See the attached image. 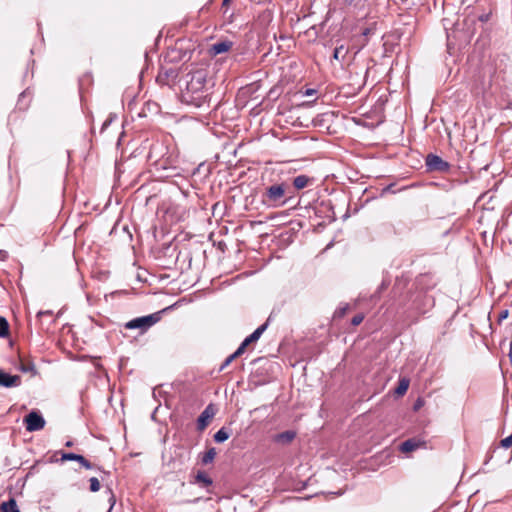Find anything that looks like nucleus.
<instances>
[{
    "label": "nucleus",
    "mask_w": 512,
    "mask_h": 512,
    "mask_svg": "<svg viewBox=\"0 0 512 512\" xmlns=\"http://www.w3.org/2000/svg\"><path fill=\"white\" fill-rule=\"evenodd\" d=\"M187 77L189 79L186 82L183 98L196 107H202L207 102L208 97L205 89L207 74L204 70H196L189 73Z\"/></svg>",
    "instance_id": "1"
},
{
    "label": "nucleus",
    "mask_w": 512,
    "mask_h": 512,
    "mask_svg": "<svg viewBox=\"0 0 512 512\" xmlns=\"http://www.w3.org/2000/svg\"><path fill=\"white\" fill-rule=\"evenodd\" d=\"M288 186L285 183H275L268 186L262 195V202L271 208L284 206L288 199L286 198Z\"/></svg>",
    "instance_id": "2"
},
{
    "label": "nucleus",
    "mask_w": 512,
    "mask_h": 512,
    "mask_svg": "<svg viewBox=\"0 0 512 512\" xmlns=\"http://www.w3.org/2000/svg\"><path fill=\"white\" fill-rule=\"evenodd\" d=\"M161 319L160 312L138 317L125 324L127 329H139L142 333L156 324Z\"/></svg>",
    "instance_id": "3"
},
{
    "label": "nucleus",
    "mask_w": 512,
    "mask_h": 512,
    "mask_svg": "<svg viewBox=\"0 0 512 512\" xmlns=\"http://www.w3.org/2000/svg\"><path fill=\"white\" fill-rule=\"evenodd\" d=\"M26 430L29 432L39 431L44 428L45 420L42 415L36 411H31L24 418Z\"/></svg>",
    "instance_id": "4"
},
{
    "label": "nucleus",
    "mask_w": 512,
    "mask_h": 512,
    "mask_svg": "<svg viewBox=\"0 0 512 512\" xmlns=\"http://www.w3.org/2000/svg\"><path fill=\"white\" fill-rule=\"evenodd\" d=\"M426 166L429 171L447 172L450 169V164L435 154L427 155Z\"/></svg>",
    "instance_id": "5"
},
{
    "label": "nucleus",
    "mask_w": 512,
    "mask_h": 512,
    "mask_svg": "<svg viewBox=\"0 0 512 512\" xmlns=\"http://www.w3.org/2000/svg\"><path fill=\"white\" fill-rule=\"evenodd\" d=\"M21 384L19 375H11L0 369V386L5 388L18 387Z\"/></svg>",
    "instance_id": "6"
},
{
    "label": "nucleus",
    "mask_w": 512,
    "mask_h": 512,
    "mask_svg": "<svg viewBox=\"0 0 512 512\" xmlns=\"http://www.w3.org/2000/svg\"><path fill=\"white\" fill-rule=\"evenodd\" d=\"M268 323H264L260 325L251 335L246 337L244 341L239 346V353H244L246 347L253 342H256L261 335L264 333V331L267 329Z\"/></svg>",
    "instance_id": "7"
},
{
    "label": "nucleus",
    "mask_w": 512,
    "mask_h": 512,
    "mask_svg": "<svg viewBox=\"0 0 512 512\" xmlns=\"http://www.w3.org/2000/svg\"><path fill=\"white\" fill-rule=\"evenodd\" d=\"M214 416V411L211 405H208L197 419L198 430H204L209 424L210 419Z\"/></svg>",
    "instance_id": "8"
},
{
    "label": "nucleus",
    "mask_w": 512,
    "mask_h": 512,
    "mask_svg": "<svg viewBox=\"0 0 512 512\" xmlns=\"http://www.w3.org/2000/svg\"><path fill=\"white\" fill-rule=\"evenodd\" d=\"M62 461H75L79 462L84 468L91 469L92 464L84 458L82 455L75 454V453H63L61 456Z\"/></svg>",
    "instance_id": "9"
},
{
    "label": "nucleus",
    "mask_w": 512,
    "mask_h": 512,
    "mask_svg": "<svg viewBox=\"0 0 512 512\" xmlns=\"http://www.w3.org/2000/svg\"><path fill=\"white\" fill-rule=\"evenodd\" d=\"M313 183V178L307 176V175H298L293 179V186L297 190H301L306 188L307 186L311 185Z\"/></svg>",
    "instance_id": "10"
},
{
    "label": "nucleus",
    "mask_w": 512,
    "mask_h": 512,
    "mask_svg": "<svg viewBox=\"0 0 512 512\" xmlns=\"http://www.w3.org/2000/svg\"><path fill=\"white\" fill-rule=\"evenodd\" d=\"M296 437V433L292 430H288L282 433H279L275 436V442L281 444H289Z\"/></svg>",
    "instance_id": "11"
},
{
    "label": "nucleus",
    "mask_w": 512,
    "mask_h": 512,
    "mask_svg": "<svg viewBox=\"0 0 512 512\" xmlns=\"http://www.w3.org/2000/svg\"><path fill=\"white\" fill-rule=\"evenodd\" d=\"M421 445L422 443L419 440L408 439L401 443L400 450L404 453H408L418 449Z\"/></svg>",
    "instance_id": "12"
},
{
    "label": "nucleus",
    "mask_w": 512,
    "mask_h": 512,
    "mask_svg": "<svg viewBox=\"0 0 512 512\" xmlns=\"http://www.w3.org/2000/svg\"><path fill=\"white\" fill-rule=\"evenodd\" d=\"M232 46V43L229 41H221L212 45L211 51L214 55L222 54L227 52Z\"/></svg>",
    "instance_id": "13"
},
{
    "label": "nucleus",
    "mask_w": 512,
    "mask_h": 512,
    "mask_svg": "<svg viewBox=\"0 0 512 512\" xmlns=\"http://www.w3.org/2000/svg\"><path fill=\"white\" fill-rule=\"evenodd\" d=\"M195 482L203 486H210L213 480L203 471H198L195 476Z\"/></svg>",
    "instance_id": "14"
},
{
    "label": "nucleus",
    "mask_w": 512,
    "mask_h": 512,
    "mask_svg": "<svg viewBox=\"0 0 512 512\" xmlns=\"http://www.w3.org/2000/svg\"><path fill=\"white\" fill-rule=\"evenodd\" d=\"M18 508L16 500L14 498H10L8 501L3 502L0 505V512H12V510Z\"/></svg>",
    "instance_id": "15"
},
{
    "label": "nucleus",
    "mask_w": 512,
    "mask_h": 512,
    "mask_svg": "<svg viewBox=\"0 0 512 512\" xmlns=\"http://www.w3.org/2000/svg\"><path fill=\"white\" fill-rule=\"evenodd\" d=\"M229 436L230 435L227 432V430L225 428H221L214 434V441L217 443H222L226 441L229 438Z\"/></svg>",
    "instance_id": "16"
},
{
    "label": "nucleus",
    "mask_w": 512,
    "mask_h": 512,
    "mask_svg": "<svg viewBox=\"0 0 512 512\" xmlns=\"http://www.w3.org/2000/svg\"><path fill=\"white\" fill-rule=\"evenodd\" d=\"M216 454L217 452L215 448L208 449L202 457V463L205 465L211 463L214 460Z\"/></svg>",
    "instance_id": "17"
},
{
    "label": "nucleus",
    "mask_w": 512,
    "mask_h": 512,
    "mask_svg": "<svg viewBox=\"0 0 512 512\" xmlns=\"http://www.w3.org/2000/svg\"><path fill=\"white\" fill-rule=\"evenodd\" d=\"M9 334V324L4 317L0 316V337L5 338Z\"/></svg>",
    "instance_id": "18"
},
{
    "label": "nucleus",
    "mask_w": 512,
    "mask_h": 512,
    "mask_svg": "<svg viewBox=\"0 0 512 512\" xmlns=\"http://www.w3.org/2000/svg\"><path fill=\"white\" fill-rule=\"evenodd\" d=\"M346 53H347V50L344 48L343 45H341L334 49L333 58L335 60H342L345 58Z\"/></svg>",
    "instance_id": "19"
},
{
    "label": "nucleus",
    "mask_w": 512,
    "mask_h": 512,
    "mask_svg": "<svg viewBox=\"0 0 512 512\" xmlns=\"http://www.w3.org/2000/svg\"><path fill=\"white\" fill-rule=\"evenodd\" d=\"M243 353H239V347L237 350L231 354L229 357L226 358V360L223 362V364L220 367V371L224 370L235 358L239 357Z\"/></svg>",
    "instance_id": "20"
},
{
    "label": "nucleus",
    "mask_w": 512,
    "mask_h": 512,
    "mask_svg": "<svg viewBox=\"0 0 512 512\" xmlns=\"http://www.w3.org/2000/svg\"><path fill=\"white\" fill-rule=\"evenodd\" d=\"M409 387V381L406 379H402L399 382L398 387L396 388V393L399 395H403Z\"/></svg>",
    "instance_id": "21"
},
{
    "label": "nucleus",
    "mask_w": 512,
    "mask_h": 512,
    "mask_svg": "<svg viewBox=\"0 0 512 512\" xmlns=\"http://www.w3.org/2000/svg\"><path fill=\"white\" fill-rule=\"evenodd\" d=\"M89 482H90V490L92 492H97L100 490V482L96 477L90 478Z\"/></svg>",
    "instance_id": "22"
},
{
    "label": "nucleus",
    "mask_w": 512,
    "mask_h": 512,
    "mask_svg": "<svg viewBox=\"0 0 512 512\" xmlns=\"http://www.w3.org/2000/svg\"><path fill=\"white\" fill-rule=\"evenodd\" d=\"M20 370L22 372H34L35 371V368H34V365L32 363H27V364H22L20 366Z\"/></svg>",
    "instance_id": "23"
},
{
    "label": "nucleus",
    "mask_w": 512,
    "mask_h": 512,
    "mask_svg": "<svg viewBox=\"0 0 512 512\" xmlns=\"http://www.w3.org/2000/svg\"><path fill=\"white\" fill-rule=\"evenodd\" d=\"M501 446L503 448H509L512 446V434L501 440Z\"/></svg>",
    "instance_id": "24"
},
{
    "label": "nucleus",
    "mask_w": 512,
    "mask_h": 512,
    "mask_svg": "<svg viewBox=\"0 0 512 512\" xmlns=\"http://www.w3.org/2000/svg\"><path fill=\"white\" fill-rule=\"evenodd\" d=\"M364 319V315L363 314H357L355 315L353 318H352V325L354 326H358L359 324H361V322L363 321Z\"/></svg>",
    "instance_id": "25"
},
{
    "label": "nucleus",
    "mask_w": 512,
    "mask_h": 512,
    "mask_svg": "<svg viewBox=\"0 0 512 512\" xmlns=\"http://www.w3.org/2000/svg\"><path fill=\"white\" fill-rule=\"evenodd\" d=\"M341 3L346 7L357 6L361 0H340Z\"/></svg>",
    "instance_id": "26"
},
{
    "label": "nucleus",
    "mask_w": 512,
    "mask_h": 512,
    "mask_svg": "<svg viewBox=\"0 0 512 512\" xmlns=\"http://www.w3.org/2000/svg\"><path fill=\"white\" fill-rule=\"evenodd\" d=\"M508 314H509L508 310L501 311L499 314V321L506 319L508 317Z\"/></svg>",
    "instance_id": "27"
},
{
    "label": "nucleus",
    "mask_w": 512,
    "mask_h": 512,
    "mask_svg": "<svg viewBox=\"0 0 512 512\" xmlns=\"http://www.w3.org/2000/svg\"><path fill=\"white\" fill-rule=\"evenodd\" d=\"M316 93V90L308 88L305 90L304 95L305 96H313Z\"/></svg>",
    "instance_id": "28"
},
{
    "label": "nucleus",
    "mask_w": 512,
    "mask_h": 512,
    "mask_svg": "<svg viewBox=\"0 0 512 512\" xmlns=\"http://www.w3.org/2000/svg\"><path fill=\"white\" fill-rule=\"evenodd\" d=\"M44 315L51 316L52 315V311H49V310H47V311H39L38 314H37L38 317H42Z\"/></svg>",
    "instance_id": "29"
},
{
    "label": "nucleus",
    "mask_w": 512,
    "mask_h": 512,
    "mask_svg": "<svg viewBox=\"0 0 512 512\" xmlns=\"http://www.w3.org/2000/svg\"><path fill=\"white\" fill-rule=\"evenodd\" d=\"M109 502H110V509H109V511H108V512H110V511H111V509L113 508V506L115 505L116 499H115L114 494H111V497H110V499H109Z\"/></svg>",
    "instance_id": "30"
},
{
    "label": "nucleus",
    "mask_w": 512,
    "mask_h": 512,
    "mask_svg": "<svg viewBox=\"0 0 512 512\" xmlns=\"http://www.w3.org/2000/svg\"><path fill=\"white\" fill-rule=\"evenodd\" d=\"M7 257V252L4 250H0V259L5 260Z\"/></svg>",
    "instance_id": "31"
},
{
    "label": "nucleus",
    "mask_w": 512,
    "mask_h": 512,
    "mask_svg": "<svg viewBox=\"0 0 512 512\" xmlns=\"http://www.w3.org/2000/svg\"><path fill=\"white\" fill-rule=\"evenodd\" d=\"M421 406V402L418 401L415 406H414V409L417 410L419 407Z\"/></svg>",
    "instance_id": "32"
},
{
    "label": "nucleus",
    "mask_w": 512,
    "mask_h": 512,
    "mask_svg": "<svg viewBox=\"0 0 512 512\" xmlns=\"http://www.w3.org/2000/svg\"><path fill=\"white\" fill-rule=\"evenodd\" d=\"M346 309H347V308H343V309H341V310H340V315H344V314H345V312H346Z\"/></svg>",
    "instance_id": "33"
},
{
    "label": "nucleus",
    "mask_w": 512,
    "mask_h": 512,
    "mask_svg": "<svg viewBox=\"0 0 512 512\" xmlns=\"http://www.w3.org/2000/svg\"><path fill=\"white\" fill-rule=\"evenodd\" d=\"M66 446H67V447L72 446V442H71V441L66 442Z\"/></svg>",
    "instance_id": "34"
},
{
    "label": "nucleus",
    "mask_w": 512,
    "mask_h": 512,
    "mask_svg": "<svg viewBox=\"0 0 512 512\" xmlns=\"http://www.w3.org/2000/svg\"><path fill=\"white\" fill-rule=\"evenodd\" d=\"M230 0H223V5H227Z\"/></svg>",
    "instance_id": "35"
},
{
    "label": "nucleus",
    "mask_w": 512,
    "mask_h": 512,
    "mask_svg": "<svg viewBox=\"0 0 512 512\" xmlns=\"http://www.w3.org/2000/svg\"><path fill=\"white\" fill-rule=\"evenodd\" d=\"M12 512H20L19 508L12 510Z\"/></svg>",
    "instance_id": "36"
}]
</instances>
